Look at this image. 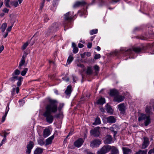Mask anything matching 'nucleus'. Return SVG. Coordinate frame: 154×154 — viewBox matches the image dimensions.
Here are the masks:
<instances>
[{
    "label": "nucleus",
    "instance_id": "nucleus-45",
    "mask_svg": "<svg viewBox=\"0 0 154 154\" xmlns=\"http://www.w3.org/2000/svg\"><path fill=\"white\" fill-rule=\"evenodd\" d=\"M104 123L106 124L108 123V117H104L102 119Z\"/></svg>",
    "mask_w": 154,
    "mask_h": 154
},
{
    "label": "nucleus",
    "instance_id": "nucleus-55",
    "mask_svg": "<svg viewBox=\"0 0 154 154\" xmlns=\"http://www.w3.org/2000/svg\"><path fill=\"white\" fill-rule=\"evenodd\" d=\"M92 44L91 43H88L87 45V47L88 48H91Z\"/></svg>",
    "mask_w": 154,
    "mask_h": 154
},
{
    "label": "nucleus",
    "instance_id": "nucleus-14",
    "mask_svg": "<svg viewBox=\"0 0 154 154\" xmlns=\"http://www.w3.org/2000/svg\"><path fill=\"white\" fill-rule=\"evenodd\" d=\"M54 137V135H52L51 137L48 138L45 140V146H46L48 145L51 144L52 143V140Z\"/></svg>",
    "mask_w": 154,
    "mask_h": 154
},
{
    "label": "nucleus",
    "instance_id": "nucleus-8",
    "mask_svg": "<svg viewBox=\"0 0 154 154\" xmlns=\"http://www.w3.org/2000/svg\"><path fill=\"white\" fill-rule=\"evenodd\" d=\"M118 109L121 114H125L126 108L124 103H121L118 105Z\"/></svg>",
    "mask_w": 154,
    "mask_h": 154
},
{
    "label": "nucleus",
    "instance_id": "nucleus-44",
    "mask_svg": "<svg viewBox=\"0 0 154 154\" xmlns=\"http://www.w3.org/2000/svg\"><path fill=\"white\" fill-rule=\"evenodd\" d=\"M28 42H26L24 45H23L22 47V49L23 50H25L27 47L28 46Z\"/></svg>",
    "mask_w": 154,
    "mask_h": 154
},
{
    "label": "nucleus",
    "instance_id": "nucleus-10",
    "mask_svg": "<svg viewBox=\"0 0 154 154\" xmlns=\"http://www.w3.org/2000/svg\"><path fill=\"white\" fill-rule=\"evenodd\" d=\"M34 146V143L32 141H30L29 142V143L27 145V149L26 151V153L29 154L31 152V149L33 148Z\"/></svg>",
    "mask_w": 154,
    "mask_h": 154
},
{
    "label": "nucleus",
    "instance_id": "nucleus-56",
    "mask_svg": "<svg viewBox=\"0 0 154 154\" xmlns=\"http://www.w3.org/2000/svg\"><path fill=\"white\" fill-rule=\"evenodd\" d=\"M86 52H84L83 54H81V56L82 58H84L85 57Z\"/></svg>",
    "mask_w": 154,
    "mask_h": 154
},
{
    "label": "nucleus",
    "instance_id": "nucleus-32",
    "mask_svg": "<svg viewBox=\"0 0 154 154\" xmlns=\"http://www.w3.org/2000/svg\"><path fill=\"white\" fill-rule=\"evenodd\" d=\"M20 73V72L18 69H17L15 70L14 72L12 74V76H18V75H19Z\"/></svg>",
    "mask_w": 154,
    "mask_h": 154
},
{
    "label": "nucleus",
    "instance_id": "nucleus-46",
    "mask_svg": "<svg viewBox=\"0 0 154 154\" xmlns=\"http://www.w3.org/2000/svg\"><path fill=\"white\" fill-rule=\"evenodd\" d=\"M7 115V112L5 113V115L2 116V121H1L2 122V123L3 122L5 121V118L6 117Z\"/></svg>",
    "mask_w": 154,
    "mask_h": 154
},
{
    "label": "nucleus",
    "instance_id": "nucleus-15",
    "mask_svg": "<svg viewBox=\"0 0 154 154\" xmlns=\"http://www.w3.org/2000/svg\"><path fill=\"white\" fill-rule=\"evenodd\" d=\"M86 3L85 2H76L73 5V7L74 8H76L79 7L80 6H83L85 5Z\"/></svg>",
    "mask_w": 154,
    "mask_h": 154
},
{
    "label": "nucleus",
    "instance_id": "nucleus-2",
    "mask_svg": "<svg viewBox=\"0 0 154 154\" xmlns=\"http://www.w3.org/2000/svg\"><path fill=\"white\" fill-rule=\"evenodd\" d=\"M111 150V152L112 154H119L118 149L114 146H111L109 145H106L103 146L98 151L97 154H105Z\"/></svg>",
    "mask_w": 154,
    "mask_h": 154
},
{
    "label": "nucleus",
    "instance_id": "nucleus-25",
    "mask_svg": "<svg viewBox=\"0 0 154 154\" xmlns=\"http://www.w3.org/2000/svg\"><path fill=\"white\" fill-rule=\"evenodd\" d=\"M69 12H68L64 14V19L65 20H70L72 19V17L69 16Z\"/></svg>",
    "mask_w": 154,
    "mask_h": 154
},
{
    "label": "nucleus",
    "instance_id": "nucleus-28",
    "mask_svg": "<svg viewBox=\"0 0 154 154\" xmlns=\"http://www.w3.org/2000/svg\"><path fill=\"white\" fill-rule=\"evenodd\" d=\"M101 123L100 120V118L97 116L95 119L94 122L93 123V125H99Z\"/></svg>",
    "mask_w": 154,
    "mask_h": 154
},
{
    "label": "nucleus",
    "instance_id": "nucleus-62",
    "mask_svg": "<svg viewBox=\"0 0 154 154\" xmlns=\"http://www.w3.org/2000/svg\"><path fill=\"white\" fill-rule=\"evenodd\" d=\"M77 66H78L82 67V68L84 66L83 65V64H77Z\"/></svg>",
    "mask_w": 154,
    "mask_h": 154
},
{
    "label": "nucleus",
    "instance_id": "nucleus-63",
    "mask_svg": "<svg viewBox=\"0 0 154 154\" xmlns=\"http://www.w3.org/2000/svg\"><path fill=\"white\" fill-rule=\"evenodd\" d=\"M62 79H63V80H65L66 82H68L69 80V78L68 77L66 79H65V77L63 78Z\"/></svg>",
    "mask_w": 154,
    "mask_h": 154
},
{
    "label": "nucleus",
    "instance_id": "nucleus-24",
    "mask_svg": "<svg viewBox=\"0 0 154 154\" xmlns=\"http://www.w3.org/2000/svg\"><path fill=\"white\" fill-rule=\"evenodd\" d=\"M38 144L41 146H43L45 145V140L43 138H41L38 140L37 141Z\"/></svg>",
    "mask_w": 154,
    "mask_h": 154
},
{
    "label": "nucleus",
    "instance_id": "nucleus-13",
    "mask_svg": "<svg viewBox=\"0 0 154 154\" xmlns=\"http://www.w3.org/2000/svg\"><path fill=\"white\" fill-rule=\"evenodd\" d=\"M84 142L82 138H79L74 142V145L75 146L79 147L81 146Z\"/></svg>",
    "mask_w": 154,
    "mask_h": 154
},
{
    "label": "nucleus",
    "instance_id": "nucleus-36",
    "mask_svg": "<svg viewBox=\"0 0 154 154\" xmlns=\"http://www.w3.org/2000/svg\"><path fill=\"white\" fill-rule=\"evenodd\" d=\"M64 104L63 103H61L59 104V105L58 106V107L57 108V110H58V111L59 112H61V111L62 110V108L64 106Z\"/></svg>",
    "mask_w": 154,
    "mask_h": 154
},
{
    "label": "nucleus",
    "instance_id": "nucleus-52",
    "mask_svg": "<svg viewBox=\"0 0 154 154\" xmlns=\"http://www.w3.org/2000/svg\"><path fill=\"white\" fill-rule=\"evenodd\" d=\"M9 9H8L7 8H4L3 10V11L5 13H8L9 11Z\"/></svg>",
    "mask_w": 154,
    "mask_h": 154
},
{
    "label": "nucleus",
    "instance_id": "nucleus-9",
    "mask_svg": "<svg viewBox=\"0 0 154 154\" xmlns=\"http://www.w3.org/2000/svg\"><path fill=\"white\" fill-rule=\"evenodd\" d=\"M143 138L144 139V141L142 144V149H144L148 146L149 144V141L148 138L144 137Z\"/></svg>",
    "mask_w": 154,
    "mask_h": 154
},
{
    "label": "nucleus",
    "instance_id": "nucleus-7",
    "mask_svg": "<svg viewBox=\"0 0 154 154\" xmlns=\"http://www.w3.org/2000/svg\"><path fill=\"white\" fill-rule=\"evenodd\" d=\"M100 127H97L91 130L90 133L91 135H99L100 134Z\"/></svg>",
    "mask_w": 154,
    "mask_h": 154
},
{
    "label": "nucleus",
    "instance_id": "nucleus-53",
    "mask_svg": "<svg viewBox=\"0 0 154 154\" xmlns=\"http://www.w3.org/2000/svg\"><path fill=\"white\" fill-rule=\"evenodd\" d=\"M73 80L74 82H75L77 80V78L75 76L72 75Z\"/></svg>",
    "mask_w": 154,
    "mask_h": 154
},
{
    "label": "nucleus",
    "instance_id": "nucleus-3",
    "mask_svg": "<svg viewBox=\"0 0 154 154\" xmlns=\"http://www.w3.org/2000/svg\"><path fill=\"white\" fill-rule=\"evenodd\" d=\"M60 24L59 23L55 22L53 23L49 27L45 32V35L47 36H49L51 33L57 31L59 28Z\"/></svg>",
    "mask_w": 154,
    "mask_h": 154
},
{
    "label": "nucleus",
    "instance_id": "nucleus-35",
    "mask_svg": "<svg viewBox=\"0 0 154 154\" xmlns=\"http://www.w3.org/2000/svg\"><path fill=\"white\" fill-rule=\"evenodd\" d=\"M51 134L50 130L48 129H45L43 131V135H50Z\"/></svg>",
    "mask_w": 154,
    "mask_h": 154
},
{
    "label": "nucleus",
    "instance_id": "nucleus-38",
    "mask_svg": "<svg viewBox=\"0 0 154 154\" xmlns=\"http://www.w3.org/2000/svg\"><path fill=\"white\" fill-rule=\"evenodd\" d=\"M28 70L27 68H24L23 70L21 72V75L23 76H24Z\"/></svg>",
    "mask_w": 154,
    "mask_h": 154
},
{
    "label": "nucleus",
    "instance_id": "nucleus-29",
    "mask_svg": "<svg viewBox=\"0 0 154 154\" xmlns=\"http://www.w3.org/2000/svg\"><path fill=\"white\" fill-rule=\"evenodd\" d=\"M18 76H12V77L9 78V80L12 83L15 82V79H17L18 78Z\"/></svg>",
    "mask_w": 154,
    "mask_h": 154
},
{
    "label": "nucleus",
    "instance_id": "nucleus-43",
    "mask_svg": "<svg viewBox=\"0 0 154 154\" xmlns=\"http://www.w3.org/2000/svg\"><path fill=\"white\" fill-rule=\"evenodd\" d=\"M60 112V113L55 115L54 116V117L57 119L60 118L62 116V114Z\"/></svg>",
    "mask_w": 154,
    "mask_h": 154
},
{
    "label": "nucleus",
    "instance_id": "nucleus-39",
    "mask_svg": "<svg viewBox=\"0 0 154 154\" xmlns=\"http://www.w3.org/2000/svg\"><path fill=\"white\" fill-rule=\"evenodd\" d=\"M73 58L72 57L69 56L67 60V63H68V64H70L71 62L73 60Z\"/></svg>",
    "mask_w": 154,
    "mask_h": 154
},
{
    "label": "nucleus",
    "instance_id": "nucleus-22",
    "mask_svg": "<svg viewBox=\"0 0 154 154\" xmlns=\"http://www.w3.org/2000/svg\"><path fill=\"white\" fill-rule=\"evenodd\" d=\"M105 103V98L101 97L99 98L97 101L96 103L97 104L102 105Z\"/></svg>",
    "mask_w": 154,
    "mask_h": 154
},
{
    "label": "nucleus",
    "instance_id": "nucleus-20",
    "mask_svg": "<svg viewBox=\"0 0 154 154\" xmlns=\"http://www.w3.org/2000/svg\"><path fill=\"white\" fill-rule=\"evenodd\" d=\"M72 91V86L69 85L67 86L65 92L66 95H69L70 94Z\"/></svg>",
    "mask_w": 154,
    "mask_h": 154
},
{
    "label": "nucleus",
    "instance_id": "nucleus-51",
    "mask_svg": "<svg viewBox=\"0 0 154 154\" xmlns=\"http://www.w3.org/2000/svg\"><path fill=\"white\" fill-rule=\"evenodd\" d=\"M9 103H8V104L7 106L6 107V110L5 112V113L7 112V114H8V112L9 110Z\"/></svg>",
    "mask_w": 154,
    "mask_h": 154
},
{
    "label": "nucleus",
    "instance_id": "nucleus-54",
    "mask_svg": "<svg viewBox=\"0 0 154 154\" xmlns=\"http://www.w3.org/2000/svg\"><path fill=\"white\" fill-rule=\"evenodd\" d=\"M94 69L96 71H98L99 69V67L97 65H95L94 66Z\"/></svg>",
    "mask_w": 154,
    "mask_h": 154
},
{
    "label": "nucleus",
    "instance_id": "nucleus-48",
    "mask_svg": "<svg viewBox=\"0 0 154 154\" xmlns=\"http://www.w3.org/2000/svg\"><path fill=\"white\" fill-rule=\"evenodd\" d=\"M78 51V48L77 47L73 48V52L74 54H76L77 53Z\"/></svg>",
    "mask_w": 154,
    "mask_h": 154
},
{
    "label": "nucleus",
    "instance_id": "nucleus-58",
    "mask_svg": "<svg viewBox=\"0 0 154 154\" xmlns=\"http://www.w3.org/2000/svg\"><path fill=\"white\" fill-rule=\"evenodd\" d=\"M4 46L3 45H2L0 47V53L4 49Z\"/></svg>",
    "mask_w": 154,
    "mask_h": 154
},
{
    "label": "nucleus",
    "instance_id": "nucleus-21",
    "mask_svg": "<svg viewBox=\"0 0 154 154\" xmlns=\"http://www.w3.org/2000/svg\"><path fill=\"white\" fill-rule=\"evenodd\" d=\"M122 149L124 154H130L132 151L131 149L127 147H123Z\"/></svg>",
    "mask_w": 154,
    "mask_h": 154
},
{
    "label": "nucleus",
    "instance_id": "nucleus-31",
    "mask_svg": "<svg viewBox=\"0 0 154 154\" xmlns=\"http://www.w3.org/2000/svg\"><path fill=\"white\" fill-rule=\"evenodd\" d=\"M7 24L6 23H4L2 24L1 28L2 29V31L3 32L5 31L7 26Z\"/></svg>",
    "mask_w": 154,
    "mask_h": 154
},
{
    "label": "nucleus",
    "instance_id": "nucleus-19",
    "mask_svg": "<svg viewBox=\"0 0 154 154\" xmlns=\"http://www.w3.org/2000/svg\"><path fill=\"white\" fill-rule=\"evenodd\" d=\"M108 117V123L110 124H112L116 122V119L114 116H110Z\"/></svg>",
    "mask_w": 154,
    "mask_h": 154
},
{
    "label": "nucleus",
    "instance_id": "nucleus-5",
    "mask_svg": "<svg viewBox=\"0 0 154 154\" xmlns=\"http://www.w3.org/2000/svg\"><path fill=\"white\" fill-rule=\"evenodd\" d=\"M101 143V140L99 139L94 140L91 142L90 146L93 148L98 147Z\"/></svg>",
    "mask_w": 154,
    "mask_h": 154
},
{
    "label": "nucleus",
    "instance_id": "nucleus-6",
    "mask_svg": "<svg viewBox=\"0 0 154 154\" xmlns=\"http://www.w3.org/2000/svg\"><path fill=\"white\" fill-rule=\"evenodd\" d=\"M119 127L116 124H114L112 127H111L110 130L111 132H113L114 135H116L117 134L118 130L119 129Z\"/></svg>",
    "mask_w": 154,
    "mask_h": 154
},
{
    "label": "nucleus",
    "instance_id": "nucleus-64",
    "mask_svg": "<svg viewBox=\"0 0 154 154\" xmlns=\"http://www.w3.org/2000/svg\"><path fill=\"white\" fill-rule=\"evenodd\" d=\"M153 152V151L152 150V149H151L149 151L148 154H151Z\"/></svg>",
    "mask_w": 154,
    "mask_h": 154
},
{
    "label": "nucleus",
    "instance_id": "nucleus-4",
    "mask_svg": "<svg viewBox=\"0 0 154 154\" xmlns=\"http://www.w3.org/2000/svg\"><path fill=\"white\" fill-rule=\"evenodd\" d=\"M142 50V48L139 47H134L133 48V50L131 49H129L126 50L121 49L120 51H125L126 53H127L128 54H132V51L136 53H138L141 51Z\"/></svg>",
    "mask_w": 154,
    "mask_h": 154
},
{
    "label": "nucleus",
    "instance_id": "nucleus-18",
    "mask_svg": "<svg viewBox=\"0 0 154 154\" xmlns=\"http://www.w3.org/2000/svg\"><path fill=\"white\" fill-rule=\"evenodd\" d=\"M106 109L108 113L112 114L113 113V109L112 108L111 106L108 103L106 104Z\"/></svg>",
    "mask_w": 154,
    "mask_h": 154
},
{
    "label": "nucleus",
    "instance_id": "nucleus-47",
    "mask_svg": "<svg viewBox=\"0 0 154 154\" xmlns=\"http://www.w3.org/2000/svg\"><path fill=\"white\" fill-rule=\"evenodd\" d=\"M4 138L2 140V142H1V143L0 144V146H1L5 142L6 140V135H4Z\"/></svg>",
    "mask_w": 154,
    "mask_h": 154
},
{
    "label": "nucleus",
    "instance_id": "nucleus-37",
    "mask_svg": "<svg viewBox=\"0 0 154 154\" xmlns=\"http://www.w3.org/2000/svg\"><path fill=\"white\" fill-rule=\"evenodd\" d=\"M25 63V60H21V61L20 62L19 65V66L18 67L20 69H21V66L23 65Z\"/></svg>",
    "mask_w": 154,
    "mask_h": 154
},
{
    "label": "nucleus",
    "instance_id": "nucleus-16",
    "mask_svg": "<svg viewBox=\"0 0 154 154\" xmlns=\"http://www.w3.org/2000/svg\"><path fill=\"white\" fill-rule=\"evenodd\" d=\"M145 112L148 116L152 114L153 112L151 106H146V107Z\"/></svg>",
    "mask_w": 154,
    "mask_h": 154
},
{
    "label": "nucleus",
    "instance_id": "nucleus-30",
    "mask_svg": "<svg viewBox=\"0 0 154 154\" xmlns=\"http://www.w3.org/2000/svg\"><path fill=\"white\" fill-rule=\"evenodd\" d=\"M18 82L17 83V85L18 87L20 86L21 85V82L23 80V77L20 76L19 78H18L17 79Z\"/></svg>",
    "mask_w": 154,
    "mask_h": 154
},
{
    "label": "nucleus",
    "instance_id": "nucleus-27",
    "mask_svg": "<svg viewBox=\"0 0 154 154\" xmlns=\"http://www.w3.org/2000/svg\"><path fill=\"white\" fill-rule=\"evenodd\" d=\"M144 122L145 125L148 126L151 122L150 119V116H148L147 118Z\"/></svg>",
    "mask_w": 154,
    "mask_h": 154
},
{
    "label": "nucleus",
    "instance_id": "nucleus-42",
    "mask_svg": "<svg viewBox=\"0 0 154 154\" xmlns=\"http://www.w3.org/2000/svg\"><path fill=\"white\" fill-rule=\"evenodd\" d=\"M10 2V0H5V6L7 7L10 8V6L9 5V3Z\"/></svg>",
    "mask_w": 154,
    "mask_h": 154
},
{
    "label": "nucleus",
    "instance_id": "nucleus-23",
    "mask_svg": "<svg viewBox=\"0 0 154 154\" xmlns=\"http://www.w3.org/2000/svg\"><path fill=\"white\" fill-rule=\"evenodd\" d=\"M147 116H146V114L141 113L138 118V120L140 122L143 120H144L147 118Z\"/></svg>",
    "mask_w": 154,
    "mask_h": 154
},
{
    "label": "nucleus",
    "instance_id": "nucleus-26",
    "mask_svg": "<svg viewBox=\"0 0 154 154\" xmlns=\"http://www.w3.org/2000/svg\"><path fill=\"white\" fill-rule=\"evenodd\" d=\"M43 152V149L39 148H37L34 151L35 154H40Z\"/></svg>",
    "mask_w": 154,
    "mask_h": 154
},
{
    "label": "nucleus",
    "instance_id": "nucleus-33",
    "mask_svg": "<svg viewBox=\"0 0 154 154\" xmlns=\"http://www.w3.org/2000/svg\"><path fill=\"white\" fill-rule=\"evenodd\" d=\"M147 150H139L137 152H136V154H146Z\"/></svg>",
    "mask_w": 154,
    "mask_h": 154
},
{
    "label": "nucleus",
    "instance_id": "nucleus-61",
    "mask_svg": "<svg viewBox=\"0 0 154 154\" xmlns=\"http://www.w3.org/2000/svg\"><path fill=\"white\" fill-rule=\"evenodd\" d=\"M19 87H17L16 89H15V90H16V92L17 94H18V93L19 92Z\"/></svg>",
    "mask_w": 154,
    "mask_h": 154
},
{
    "label": "nucleus",
    "instance_id": "nucleus-57",
    "mask_svg": "<svg viewBox=\"0 0 154 154\" xmlns=\"http://www.w3.org/2000/svg\"><path fill=\"white\" fill-rule=\"evenodd\" d=\"M12 27V26H9L7 29V31L8 32H10L11 29Z\"/></svg>",
    "mask_w": 154,
    "mask_h": 154
},
{
    "label": "nucleus",
    "instance_id": "nucleus-34",
    "mask_svg": "<svg viewBox=\"0 0 154 154\" xmlns=\"http://www.w3.org/2000/svg\"><path fill=\"white\" fill-rule=\"evenodd\" d=\"M86 73L88 75H90L92 74V71L91 67H88V68L86 71Z\"/></svg>",
    "mask_w": 154,
    "mask_h": 154
},
{
    "label": "nucleus",
    "instance_id": "nucleus-41",
    "mask_svg": "<svg viewBox=\"0 0 154 154\" xmlns=\"http://www.w3.org/2000/svg\"><path fill=\"white\" fill-rule=\"evenodd\" d=\"M97 31L98 30L97 29L92 30L90 31V34L91 35H93L94 34H95L97 32Z\"/></svg>",
    "mask_w": 154,
    "mask_h": 154
},
{
    "label": "nucleus",
    "instance_id": "nucleus-1",
    "mask_svg": "<svg viewBox=\"0 0 154 154\" xmlns=\"http://www.w3.org/2000/svg\"><path fill=\"white\" fill-rule=\"evenodd\" d=\"M48 103L45 107V110L43 114V116L45 118L46 122L50 124L53 122L54 119V117L51 113H55L57 111L58 101L50 98H48Z\"/></svg>",
    "mask_w": 154,
    "mask_h": 154
},
{
    "label": "nucleus",
    "instance_id": "nucleus-11",
    "mask_svg": "<svg viewBox=\"0 0 154 154\" xmlns=\"http://www.w3.org/2000/svg\"><path fill=\"white\" fill-rule=\"evenodd\" d=\"M125 97L123 96L120 95L119 94L114 97V101L118 102L122 101L124 100Z\"/></svg>",
    "mask_w": 154,
    "mask_h": 154
},
{
    "label": "nucleus",
    "instance_id": "nucleus-60",
    "mask_svg": "<svg viewBox=\"0 0 154 154\" xmlns=\"http://www.w3.org/2000/svg\"><path fill=\"white\" fill-rule=\"evenodd\" d=\"M87 56L88 57L91 56V53L90 52H86V54Z\"/></svg>",
    "mask_w": 154,
    "mask_h": 154
},
{
    "label": "nucleus",
    "instance_id": "nucleus-17",
    "mask_svg": "<svg viewBox=\"0 0 154 154\" xmlns=\"http://www.w3.org/2000/svg\"><path fill=\"white\" fill-rule=\"evenodd\" d=\"M112 141V138L111 135H106L105 137V139L104 140L105 144H110Z\"/></svg>",
    "mask_w": 154,
    "mask_h": 154
},
{
    "label": "nucleus",
    "instance_id": "nucleus-49",
    "mask_svg": "<svg viewBox=\"0 0 154 154\" xmlns=\"http://www.w3.org/2000/svg\"><path fill=\"white\" fill-rule=\"evenodd\" d=\"M100 57L101 56L100 54H97L95 55L94 58L95 60H97L100 58Z\"/></svg>",
    "mask_w": 154,
    "mask_h": 154
},
{
    "label": "nucleus",
    "instance_id": "nucleus-59",
    "mask_svg": "<svg viewBox=\"0 0 154 154\" xmlns=\"http://www.w3.org/2000/svg\"><path fill=\"white\" fill-rule=\"evenodd\" d=\"M84 45L82 44L81 43H79L78 45V46L79 48H82L84 47Z\"/></svg>",
    "mask_w": 154,
    "mask_h": 154
},
{
    "label": "nucleus",
    "instance_id": "nucleus-50",
    "mask_svg": "<svg viewBox=\"0 0 154 154\" xmlns=\"http://www.w3.org/2000/svg\"><path fill=\"white\" fill-rule=\"evenodd\" d=\"M149 104L152 106V107H153L154 106V99H151L150 100Z\"/></svg>",
    "mask_w": 154,
    "mask_h": 154
},
{
    "label": "nucleus",
    "instance_id": "nucleus-12",
    "mask_svg": "<svg viewBox=\"0 0 154 154\" xmlns=\"http://www.w3.org/2000/svg\"><path fill=\"white\" fill-rule=\"evenodd\" d=\"M119 91L115 89H112L110 90L109 95L111 97H116L119 94Z\"/></svg>",
    "mask_w": 154,
    "mask_h": 154
},
{
    "label": "nucleus",
    "instance_id": "nucleus-40",
    "mask_svg": "<svg viewBox=\"0 0 154 154\" xmlns=\"http://www.w3.org/2000/svg\"><path fill=\"white\" fill-rule=\"evenodd\" d=\"M11 4L14 5L15 7H17L18 5V3L17 1H13L11 2Z\"/></svg>",
    "mask_w": 154,
    "mask_h": 154
}]
</instances>
